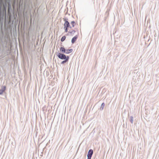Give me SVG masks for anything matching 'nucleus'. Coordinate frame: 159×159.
Instances as JSON below:
<instances>
[{"label": "nucleus", "mask_w": 159, "mask_h": 159, "mask_svg": "<svg viewBox=\"0 0 159 159\" xmlns=\"http://www.w3.org/2000/svg\"><path fill=\"white\" fill-rule=\"evenodd\" d=\"M64 29L65 30V32H67L68 31V28H66V27H64Z\"/></svg>", "instance_id": "nucleus-14"}, {"label": "nucleus", "mask_w": 159, "mask_h": 159, "mask_svg": "<svg viewBox=\"0 0 159 159\" xmlns=\"http://www.w3.org/2000/svg\"><path fill=\"white\" fill-rule=\"evenodd\" d=\"M64 20L65 21V22L64 24V26L65 27H66V28H68L69 27H70V23L67 20V19H66V18H63Z\"/></svg>", "instance_id": "nucleus-3"}, {"label": "nucleus", "mask_w": 159, "mask_h": 159, "mask_svg": "<svg viewBox=\"0 0 159 159\" xmlns=\"http://www.w3.org/2000/svg\"><path fill=\"white\" fill-rule=\"evenodd\" d=\"M93 153V152L92 149H90L89 150L87 155L88 159H91Z\"/></svg>", "instance_id": "nucleus-2"}, {"label": "nucleus", "mask_w": 159, "mask_h": 159, "mask_svg": "<svg viewBox=\"0 0 159 159\" xmlns=\"http://www.w3.org/2000/svg\"><path fill=\"white\" fill-rule=\"evenodd\" d=\"M73 50V49L72 48L66 49V53H65L67 54H69V53H71V52H72Z\"/></svg>", "instance_id": "nucleus-7"}, {"label": "nucleus", "mask_w": 159, "mask_h": 159, "mask_svg": "<svg viewBox=\"0 0 159 159\" xmlns=\"http://www.w3.org/2000/svg\"><path fill=\"white\" fill-rule=\"evenodd\" d=\"M6 90V86H2L1 89H0V95H2L4 93Z\"/></svg>", "instance_id": "nucleus-4"}, {"label": "nucleus", "mask_w": 159, "mask_h": 159, "mask_svg": "<svg viewBox=\"0 0 159 159\" xmlns=\"http://www.w3.org/2000/svg\"><path fill=\"white\" fill-rule=\"evenodd\" d=\"M69 59H65V60H64V61H62L61 63V64H64L65 63H66V62H68L69 61Z\"/></svg>", "instance_id": "nucleus-9"}, {"label": "nucleus", "mask_w": 159, "mask_h": 159, "mask_svg": "<svg viewBox=\"0 0 159 159\" xmlns=\"http://www.w3.org/2000/svg\"><path fill=\"white\" fill-rule=\"evenodd\" d=\"M66 37L65 36H64L62 37L61 39V42H63L66 39Z\"/></svg>", "instance_id": "nucleus-10"}, {"label": "nucleus", "mask_w": 159, "mask_h": 159, "mask_svg": "<svg viewBox=\"0 0 159 159\" xmlns=\"http://www.w3.org/2000/svg\"><path fill=\"white\" fill-rule=\"evenodd\" d=\"M69 28H72L71 27V26H70V27H69Z\"/></svg>", "instance_id": "nucleus-16"}, {"label": "nucleus", "mask_w": 159, "mask_h": 159, "mask_svg": "<svg viewBox=\"0 0 159 159\" xmlns=\"http://www.w3.org/2000/svg\"><path fill=\"white\" fill-rule=\"evenodd\" d=\"M10 0L9 1V2L8 3V7L9 8H10L11 7V6L10 2Z\"/></svg>", "instance_id": "nucleus-15"}, {"label": "nucleus", "mask_w": 159, "mask_h": 159, "mask_svg": "<svg viewBox=\"0 0 159 159\" xmlns=\"http://www.w3.org/2000/svg\"><path fill=\"white\" fill-rule=\"evenodd\" d=\"M75 30H73L72 31L69 32V33L71 34H74V33H75Z\"/></svg>", "instance_id": "nucleus-13"}, {"label": "nucleus", "mask_w": 159, "mask_h": 159, "mask_svg": "<svg viewBox=\"0 0 159 159\" xmlns=\"http://www.w3.org/2000/svg\"><path fill=\"white\" fill-rule=\"evenodd\" d=\"M71 24L72 25V27H74L75 25V23L74 21H72L71 22Z\"/></svg>", "instance_id": "nucleus-12"}, {"label": "nucleus", "mask_w": 159, "mask_h": 159, "mask_svg": "<svg viewBox=\"0 0 159 159\" xmlns=\"http://www.w3.org/2000/svg\"><path fill=\"white\" fill-rule=\"evenodd\" d=\"M104 106H105L104 103L103 102V103H102L101 106L100 107V110L101 111L103 109V108L104 107Z\"/></svg>", "instance_id": "nucleus-8"}, {"label": "nucleus", "mask_w": 159, "mask_h": 159, "mask_svg": "<svg viewBox=\"0 0 159 159\" xmlns=\"http://www.w3.org/2000/svg\"><path fill=\"white\" fill-rule=\"evenodd\" d=\"M66 49L63 46H61L60 48V51L62 53H66Z\"/></svg>", "instance_id": "nucleus-5"}, {"label": "nucleus", "mask_w": 159, "mask_h": 159, "mask_svg": "<svg viewBox=\"0 0 159 159\" xmlns=\"http://www.w3.org/2000/svg\"><path fill=\"white\" fill-rule=\"evenodd\" d=\"M78 38V36L77 35H75L74 37H73L72 39H71V43H75V41Z\"/></svg>", "instance_id": "nucleus-6"}, {"label": "nucleus", "mask_w": 159, "mask_h": 159, "mask_svg": "<svg viewBox=\"0 0 159 159\" xmlns=\"http://www.w3.org/2000/svg\"><path fill=\"white\" fill-rule=\"evenodd\" d=\"M56 55L59 59L61 60L69 59V56H66L64 54L61 52H57Z\"/></svg>", "instance_id": "nucleus-1"}, {"label": "nucleus", "mask_w": 159, "mask_h": 159, "mask_svg": "<svg viewBox=\"0 0 159 159\" xmlns=\"http://www.w3.org/2000/svg\"><path fill=\"white\" fill-rule=\"evenodd\" d=\"M130 122H131L132 124L133 123V117L132 116H131L130 117Z\"/></svg>", "instance_id": "nucleus-11"}]
</instances>
